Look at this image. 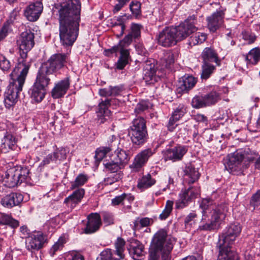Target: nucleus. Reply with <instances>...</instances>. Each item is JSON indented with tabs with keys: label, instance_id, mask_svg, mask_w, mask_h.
<instances>
[{
	"label": "nucleus",
	"instance_id": "393cba45",
	"mask_svg": "<svg viewBox=\"0 0 260 260\" xmlns=\"http://www.w3.org/2000/svg\"><path fill=\"white\" fill-rule=\"evenodd\" d=\"M4 182L5 185L9 188L14 187L21 183L14 167L7 170Z\"/></svg>",
	"mask_w": 260,
	"mask_h": 260
},
{
	"label": "nucleus",
	"instance_id": "c9c22d12",
	"mask_svg": "<svg viewBox=\"0 0 260 260\" xmlns=\"http://www.w3.org/2000/svg\"><path fill=\"white\" fill-rule=\"evenodd\" d=\"M155 182L156 180L152 178L150 174H148L142 177L138 184V187L146 189L152 186Z\"/></svg>",
	"mask_w": 260,
	"mask_h": 260
},
{
	"label": "nucleus",
	"instance_id": "6ab92c4d",
	"mask_svg": "<svg viewBox=\"0 0 260 260\" xmlns=\"http://www.w3.org/2000/svg\"><path fill=\"white\" fill-rule=\"evenodd\" d=\"M23 200L22 194L18 192H11L3 197L1 204L6 208L11 209L13 207L18 206Z\"/></svg>",
	"mask_w": 260,
	"mask_h": 260
},
{
	"label": "nucleus",
	"instance_id": "e2e57ef3",
	"mask_svg": "<svg viewBox=\"0 0 260 260\" xmlns=\"http://www.w3.org/2000/svg\"><path fill=\"white\" fill-rule=\"evenodd\" d=\"M145 79H149L150 80H151L152 77L155 75V70L154 69H153L151 66H150L149 67H146L145 69Z\"/></svg>",
	"mask_w": 260,
	"mask_h": 260
},
{
	"label": "nucleus",
	"instance_id": "c85d7f7f",
	"mask_svg": "<svg viewBox=\"0 0 260 260\" xmlns=\"http://www.w3.org/2000/svg\"><path fill=\"white\" fill-rule=\"evenodd\" d=\"M248 63L256 65L260 60V48L255 47L251 49L245 56Z\"/></svg>",
	"mask_w": 260,
	"mask_h": 260
},
{
	"label": "nucleus",
	"instance_id": "58836bf2",
	"mask_svg": "<svg viewBox=\"0 0 260 260\" xmlns=\"http://www.w3.org/2000/svg\"><path fill=\"white\" fill-rule=\"evenodd\" d=\"M143 26L139 24L133 23L131 24L129 32L126 35L132 40L139 39L141 37V29Z\"/></svg>",
	"mask_w": 260,
	"mask_h": 260
},
{
	"label": "nucleus",
	"instance_id": "1a4fd4ad",
	"mask_svg": "<svg viewBox=\"0 0 260 260\" xmlns=\"http://www.w3.org/2000/svg\"><path fill=\"white\" fill-rule=\"evenodd\" d=\"M169 239L173 240V246L175 243L173 238L168 236L165 229H160L153 236L149 248V260H159L160 252L165 251V245Z\"/></svg>",
	"mask_w": 260,
	"mask_h": 260
},
{
	"label": "nucleus",
	"instance_id": "5701e85b",
	"mask_svg": "<svg viewBox=\"0 0 260 260\" xmlns=\"http://www.w3.org/2000/svg\"><path fill=\"white\" fill-rule=\"evenodd\" d=\"M110 156L123 168L128 163L131 156L128 151L118 147Z\"/></svg>",
	"mask_w": 260,
	"mask_h": 260
},
{
	"label": "nucleus",
	"instance_id": "37998d69",
	"mask_svg": "<svg viewBox=\"0 0 260 260\" xmlns=\"http://www.w3.org/2000/svg\"><path fill=\"white\" fill-rule=\"evenodd\" d=\"M101 260H120L123 259L122 258H119V256H116V254L110 248H107L101 252L100 254Z\"/></svg>",
	"mask_w": 260,
	"mask_h": 260
},
{
	"label": "nucleus",
	"instance_id": "f704fd0d",
	"mask_svg": "<svg viewBox=\"0 0 260 260\" xmlns=\"http://www.w3.org/2000/svg\"><path fill=\"white\" fill-rule=\"evenodd\" d=\"M125 242L123 239L121 237H118L114 243L115 250L114 251L116 254V256H119V258L125 257L124 252L125 251Z\"/></svg>",
	"mask_w": 260,
	"mask_h": 260
},
{
	"label": "nucleus",
	"instance_id": "20e7f679",
	"mask_svg": "<svg viewBox=\"0 0 260 260\" xmlns=\"http://www.w3.org/2000/svg\"><path fill=\"white\" fill-rule=\"evenodd\" d=\"M184 182L189 185L187 188L182 189L179 194V199L176 201V209H183L188 206L192 200L195 199L200 193V187L192 184L196 183L200 177L197 169L191 164H188L183 169Z\"/></svg>",
	"mask_w": 260,
	"mask_h": 260
},
{
	"label": "nucleus",
	"instance_id": "423d86ee",
	"mask_svg": "<svg viewBox=\"0 0 260 260\" xmlns=\"http://www.w3.org/2000/svg\"><path fill=\"white\" fill-rule=\"evenodd\" d=\"M186 30H188L187 28L182 25L175 27L167 26L157 36L158 44L167 48L174 46L187 37Z\"/></svg>",
	"mask_w": 260,
	"mask_h": 260
},
{
	"label": "nucleus",
	"instance_id": "69168bd1",
	"mask_svg": "<svg viewBox=\"0 0 260 260\" xmlns=\"http://www.w3.org/2000/svg\"><path fill=\"white\" fill-rule=\"evenodd\" d=\"M79 202L73 197H72V194L66 198L64 199V203H65L68 206H70L73 208L76 206Z\"/></svg>",
	"mask_w": 260,
	"mask_h": 260
},
{
	"label": "nucleus",
	"instance_id": "c756f323",
	"mask_svg": "<svg viewBox=\"0 0 260 260\" xmlns=\"http://www.w3.org/2000/svg\"><path fill=\"white\" fill-rule=\"evenodd\" d=\"M0 225H7L15 229L19 226V222L14 219L11 215L0 213Z\"/></svg>",
	"mask_w": 260,
	"mask_h": 260
},
{
	"label": "nucleus",
	"instance_id": "4be33fe9",
	"mask_svg": "<svg viewBox=\"0 0 260 260\" xmlns=\"http://www.w3.org/2000/svg\"><path fill=\"white\" fill-rule=\"evenodd\" d=\"M197 82V78L192 76L185 75L179 81L177 91L179 93H186L192 89Z\"/></svg>",
	"mask_w": 260,
	"mask_h": 260
},
{
	"label": "nucleus",
	"instance_id": "2eb2a0df",
	"mask_svg": "<svg viewBox=\"0 0 260 260\" xmlns=\"http://www.w3.org/2000/svg\"><path fill=\"white\" fill-rule=\"evenodd\" d=\"M43 9L42 3L36 2L26 7L24 11V15L28 21L34 22L39 19Z\"/></svg>",
	"mask_w": 260,
	"mask_h": 260
},
{
	"label": "nucleus",
	"instance_id": "b1692460",
	"mask_svg": "<svg viewBox=\"0 0 260 260\" xmlns=\"http://www.w3.org/2000/svg\"><path fill=\"white\" fill-rule=\"evenodd\" d=\"M134 197L132 194L123 193L113 199L111 204L114 206L122 205L127 209H129L131 208V205L134 201Z\"/></svg>",
	"mask_w": 260,
	"mask_h": 260
},
{
	"label": "nucleus",
	"instance_id": "a18cd8bd",
	"mask_svg": "<svg viewBox=\"0 0 260 260\" xmlns=\"http://www.w3.org/2000/svg\"><path fill=\"white\" fill-rule=\"evenodd\" d=\"M69 153V148L64 147H56L53 153L54 158L60 161L63 160L67 158V154Z\"/></svg>",
	"mask_w": 260,
	"mask_h": 260
},
{
	"label": "nucleus",
	"instance_id": "f8f14e48",
	"mask_svg": "<svg viewBox=\"0 0 260 260\" xmlns=\"http://www.w3.org/2000/svg\"><path fill=\"white\" fill-rule=\"evenodd\" d=\"M47 243L46 236L41 232H38L28 236L25 241L26 249L31 253L43 248Z\"/></svg>",
	"mask_w": 260,
	"mask_h": 260
},
{
	"label": "nucleus",
	"instance_id": "de8ad7c7",
	"mask_svg": "<svg viewBox=\"0 0 260 260\" xmlns=\"http://www.w3.org/2000/svg\"><path fill=\"white\" fill-rule=\"evenodd\" d=\"M113 28L114 31H119V32L116 35L117 37L120 38L122 36L125 29V25L122 20V16H119L117 18V21L115 22Z\"/></svg>",
	"mask_w": 260,
	"mask_h": 260
},
{
	"label": "nucleus",
	"instance_id": "7c9ffc66",
	"mask_svg": "<svg viewBox=\"0 0 260 260\" xmlns=\"http://www.w3.org/2000/svg\"><path fill=\"white\" fill-rule=\"evenodd\" d=\"M196 16L192 15L189 16L183 22L180 23L179 25H184L187 28V37L189 36L191 34L197 31L198 28L194 25V21L196 19Z\"/></svg>",
	"mask_w": 260,
	"mask_h": 260
},
{
	"label": "nucleus",
	"instance_id": "774afa93",
	"mask_svg": "<svg viewBox=\"0 0 260 260\" xmlns=\"http://www.w3.org/2000/svg\"><path fill=\"white\" fill-rule=\"evenodd\" d=\"M178 121V120H176L172 116L170 118L168 123L167 124V127L169 131L173 132L176 126H177V124H175V123Z\"/></svg>",
	"mask_w": 260,
	"mask_h": 260
},
{
	"label": "nucleus",
	"instance_id": "09e8293b",
	"mask_svg": "<svg viewBox=\"0 0 260 260\" xmlns=\"http://www.w3.org/2000/svg\"><path fill=\"white\" fill-rule=\"evenodd\" d=\"M162 60L165 62V67L169 68L175 62V55L172 50H168L165 53Z\"/></svg>",
	"mask_w": 260,
	"mask_h": 260
},
{
	"label": "nucleus",
	"instance_id": "473e14b6",
	"mask_svg": "<svg viewBox=\"0 0 260 260\" xmlns=\"http://www.w3.org/2000/svg\"><path fill=\"white\" fill-rule=\"evenodd\" d=\"M131 60L130 54L127 52H121L120 56L115 63V66L116 69L122 70L124 69L125 66L129 63V61Z\"/></svg>",
	"mask_w": 260,
	"mask_h": 260
},
{
	"label": "nucleus",
	"instance_id": "ea45409f",
	"mask_svg": "<svg viewBox=\"0 0 260 260\" xmlns=\"http://www.w3.org/2000/svg\"><path fill=\"white\" fill-rule=\"evenodd\" d=\"M88 176L84 173L79 174L75 178V180L72 182L71 189H74L79 186L84 185L88 180Z\"/></svg>",
	"mask_w": 260,
	"mask_h": 260
},
{
	"label": "nucleus",
	"instance_id": "6e6552de",
	"mask_svg": "<svg viewBox=\"0 0 260 260\" xmlns=\"http://www.w3.org/2000/svg\"><path fill=\"white\" fill-rule=\"evenodd\" d=\"M128 136L133 145H143L148 139L146 120L142 117L134 119L128 129Z\"/></svg>",
	"mask_w": 260,
	"mask_h": 260
},
{
	"label": "nucleus",
	"instance_id": "a19ab883",
	"mask_svg": "<svg viewBox=\"0 0 260 260\" xmlns=\"http://www.w3.org/2000/svg\"><path fill=\"white\" fill-rule=\"evenodd\" d=\"M14 168L21 183L30 179L29 176L30 172L27 167H16Z\"/></svg>",
	"mask_w": 260,
	"mask_h": 260
},
{
	"label": "nucleus",
	"instance_id": "0e129e2a",
	"mask_svg": "<svg viewBox=\"0 0 260 260\" xmlns=\"http://www.w3.org/2000/svg\"><path fill=\"white\" fill-rule=\"evenodd\" d=\"M242 35L243 39L248 41V44L254 43L256 40V37L253 34L248 32H243Z\"/></svg>",
	"mask_w": 260,
	"mask_h": 260
},
{
	"label": "nucleus",
	"instance_id": "4c0bfd02",
	"mask_svg": "<svg viewBox=\"0 0 260 260\" xmlns=\"http://www.w3.org/2000/svg\"><path fill=\"white\" fill-rule=\"evenodd\" d=\"M204 95L207 107L214 105L220 100V94L215 91H212Z\"/></svg>",
	"mask_w": 260,
	"mask_h": 260
},
{
	"label": "nucleus",
	"instance_id": "8fccbe9b",
	"mask_svg": "<svg viewBox=\"0 0 260 260\" xmlns=\"http://www.w3.org/2000/svg\"><path fill=\"white\" fill-rule=\"evenodd\" d=\"M173 240L169 239L165 245V251H161V260H170V253L173 249Z\"/></svg>",
	"mask_w": 260,
	"mask_h": 260
},
{
	"label": "nucleus",
	"instance_id": "412c9836",
	"mask_svg": "<svg viewBox=\"0 0 260 260\" xmlns=\"http://www.w3.org/2000/svg\"><path fill=\"white\" fill-rule=\"evenodd\" d=\"M128 250L129 253L135 260H139L144 255V246L139 241L136 239L129 240Z\"/></svg>",
	"mask_w": 260,
	"mask_h": 260
},
{
	"label": "nucleus",
	"instance_id": "49530a36",
	"mask_svg": "<svg viewBox=\"0 0 260 260\" xmlns=\"http://www.w3.org/2000/svg\"><path fill=\"white\" fill-rule=\"evenodd\" d=\"M173 201L168 200L166 202L165 208L159 216V218L160 220H165L170 216L173 210Z\"/></svg>",
	"mask_w": 260,
	"mask_h": 260
},
{
	"label": "nucleus",
	"instance_id": "5fc2aeb1",
	"mask_svg": "<svg viewBox=\"0 0 260 260\" xmlns=\"http://www.w3.org/2000/svg\"><path fill=\"white\" fill-rule=\"evenodd\" d=\"M186 113V109L183 105H179L172 114V117L176 120H179Z\"/></svg>",
	"mask_w": 260,
	"mask_h": 260
},
{
	"label": "nucleus",
	"instance_id": "79ce46f5",
	"mask_svg": "<svg viewBox=\"0 0 260 260\" xmlns=\"http://www.w3.org/2000/svg\"><path fill=\"white\" fill-rule=\"evenodd\" d=\"M132 41L133 40L126 35L122 40H120L116 45L119 53L124 52L130 54V49H127V47L132 43Z\"/></svg>",
	"mask_w": 260,
	"mask_h": 260
},
{
	"label": "nucleus",
	"instance_id": "cd10ccee",
	"mask_svg": "<svg viewBox=\"0 0 260 260\" xmlns=\"http://www.w3.org/2000/svg\"><path fill=\"white\" fill-rule=\"evenodd\" d=\"M105 169L106 172L113 174L121 172L120 170L124 168L118 162L109 156V159L105 160L103 162Z\"/></svg>",
	"mask_w": 260,
	"mask_h": 260
},
{
	"label": "nucleus",
	"instance_id": "6e6d98bb",
	"mask_svg": "<svg viewBox=\"0 0 260 260\" xmlns=\"http://www.w3.org/2000/svg\"><path fill=\"white\" fill-rule=\"evenodd\" d=\"M4 143L9 147L14 146L17 142L16 138L12 134L7 132L4 138Z\"/></svg>",
	"mask_w": 260,
	"mask_h": 260
},
{
	"label": "nucleus",
	"instance_id": "0eeeda50",
	"mask_svg": "<svg viewBox=\"0 0 260 260\" xmlns=\"http://www.w3.org/2000/svg\"><path fill=\"white\" fill-rule=\"evenodd\" d=\"M68 59L67 54H54L41 64L37 74L51 81L50 76L63 69L66 66Z\"/></svg>",
	"mask_w": 260,
	"mask_h": 260
},
{
	"label": "nucleus",
	"instance_id": "13d9d810",
	"mask_svg": "<svg viewBox=\"0 0 260 260\" xmlns=\"http://www.w3.org/2000/svg\"><path fill=\"white\" fill-rule=\"evenodd\" d=\"M11 67V64L9 60H8L5 56L0 55V68L4 72L9 71Z\"/></svg>",
	"mask_w": 260,
	"mask_h": 260
},
{
	"label": "nucleus",
	"instance_id": "c03bdc74",
	"mask_svg": "<svg viewBox=\"0 0 260 260\" xmlns=\"http://www.w3.org/2000/svg\"><path fill=\"white\" fill-rule=\"evenodd\" d=\"M205 95L203 94L197 95L193 98L191 101L192 107L196 109H200L207 107Z\"/></svg>",
	"mask_w": 260,
	"mask_h": 260
},
{
	"label": "nucleus",
	"instance_id": "72a5a7b5",
	"mask_svg": "<svg viewBox=\"0 0 260 260\" xmlns=\"http://www.w3.org/2000/svg\"><path fill=\"white\" fill-rule=\"evenodd\" d=\"M216 66L211 63L203 62L202 66V73L201 78L202 79L207 80L215 70Z\"/></svg>",
	"mask_w": 260,
	"mask_h": 260
},
{
	"label": "nucleus",
	"instance_id": "a211bd4d",
	"mask_svg": "<svg viewBox=\"0 0 260 260\" xmlns=\"http://www.w3.org/2000/svg\"><path fill=\"white\" fill-rule=\"evenodd\" d=\"M112 102V100L106 99L99 103V109L97 111V122L99 124H103L109 120L111 112L108 110V108L110 106Z\"/></svg>",
	"mask_w": 260,
	"mask_h": 260
},
{
	"label": "nucleus",
	"instance_id": "bf43d9fd",
	"mask_svg": "<svg viewBox=\"0 0 260 260\" xmlns=\"http://www.w3.org/2000/svg\"><path fill=\"white\" fill-rule=\"evenodd\" d=\"M148 107L149 105L148 102L145 101H142L137 105L135 109V112L137 114H140L147 110Z\"/></svg>",
	"mask_w": 260,
	"mask_h": 260
},
{
	"label": "nucleus",
	"instance_id": "4d7b16f0",
	"mask_svg": "<svg viewBox=\"0 0 260 260\" xmlns=\"http://www.w3.org/2000/svg\"><path fill=\"white\" fill-rule=\"evenodd\" d=\"M260 205V189L258 190L256 192L252 195L250 201V206L253 207V210H254L256 207Z\"/></svg>",
	"mask_w": 260,
	"mask_h": 260
},
{
	"label": "nucleus",
	"instance_id": "e433bc0d",
	"mask_svg": "<svg viewBox=\"0 0 260 260\" xmlns=\"http://www.w3.org/2000/svg\"><path fill=\"white\" fill-rule=\"evenodd\" d=\"M198 214L193 211L188 214L184 218V223L185 229L187 231H190L191 229L197 223Z\"/></svg>",
	"mask_w": 260,
	"mask_h": 260
},
{
	"label": "nucleus",
	"instance_id": "9d476101",
	"mask_svg": "<svg viewBox=\"0 0 260 260\" xmlns=\"http://www.w3.org/2000/svg\"><path fill=\"white\" fill-rule=\"evenodd\" d=\"M51 84V81L37 73L33 85L29 89L30 98L35 103H40L45 98L46 88Z\"/></svg>",
	"mask_w": 260,
	"mask_h": 260
},
{
	"label": "nucleus",
	"instance_id": "9b49d317",
	"mask_svg": "<svg viewBox=\"0 0 260 260\" xmlns=\"http://www.w3.org/2000/svg\"><path fill=\"white\" fill-rule=\"evenodd\" d=\"M244 159V155L238 151L229 155L224 160L225 168L230 173L235 175L239 174L243 168L242 161Z\"/></svg>",
	"mask_w": 260,
	"mask_h": 260
},
{
	"label": "nucleus",
	"instance_id": "680f3d73",
	"mask_svg": "<svg viewBox=\"0 0 260 260\" xmlns=\"http://www.w3.org/2000/svg\"><path fill=\"white\" fill-rule=\"evenodd\" d=\"M85 190L83 188H79L73 192L72 194V197H73L76 201L80 203L83 198Z\"/></svg>",
	"mask_w": 260,
	"mask_h": 260
},
{
	"label": "nucleus",
	"instance_id": "7ed1b4c3",
	"mask_svg": "<svg viewBox=\"0 0 260 260\" xmlns=\"http://www.w3.org/2000/svg\"><path fill=\"white\" fill-rule=\"evenodd\" d=\"M202 218L197 231H212L217 229V224L223 221L228 216L229 207L225 202L216 204L212 199L205 198L200 204Z\"/></svg>",
	"mask_w": 260,
	"mask_h": 260
},
{
	"label": "nucleus",
	"instance_id": "f3484780",
	"mask_svg": "<svg viewBox=\"0 0 260 260\" xmlns=\"http://www.w3.org/2000/svg\"><path fill=\"white\" fill-rule=\"evenodd\" d=\"M70 86V78L67 77L55 84L51 91L53 99H59L63 97L67 92Z\"/></svg>",
	"mask_w": 260,
	"mask_h": 260
},
{
	"label": "nucleus",
	"instance_id": "aec40b11",
	"mask_svg": "<svg viewBox=\"0 0 260 260\" xmlns=\"http://www.w3.org/2000/svg\"><path fill=\"white\" fill-rule=\"evenodd\" d=\"M153 154L152 149L148 148L139 153L135 157L131 168L138 171L148 161L149 157Z\"/></svg>",
	"mask_w": 260,
	"mask_h": 260
},
{
	"label": "nucleus",
	"instance_id": "f257e3e1",
	"mask_svg": "<svg viewBox=\"0 0 260 260\" xmlns=\"http://www.w3.org/2000/svg\"><path fill=\"white\" fill-rule=\"evenodd\" d=\"M17 44L19 46L20 57L18 59L17 66L10 75V84L5 92V103L8 107L13 106L16 103L18 93L22 89L30 66L26 58L28 52L35 44L34 34L30 30L22 32L17 40Z\"/></svg>",
	"mask_w": 260,
	"mask_h": 260
},
{
	"label": "nucleus",
	"instance_id": "4468645a",
	"mask_svg": "<svg viewBox=\"0 0 260 260\" xmlns=\"http://www.w3.org/2000/svg\"><path fill=\"white\" fill-rule=\"evenodd\" d=\"M224 11L217 10L206 18L207 26L211 32H215L224 24Z\"/></svg>",
	"mask_w": 260,
	"mask_h": 260
},
{
	"label": "nucleus",
	"instance_id": "3c124183",
	"mask_svg": "<svg viewBox=\"0 0 260 260\" xmlns=\"http://www.w3.org/2000/svg\"><path fill=\"white\" fill-rule=\"evenodd\" d=\"M64 243V239L61 237L59 238L57 241L54 243L49 251V253L51 256H53L56 252L61 250Z\"/></svg>",
	"mask_w": 260,
	"mask_h": 260
},
{
	"label": "nucleus",
	"instance_id": "dca6fc26",
	"mask_svg": "<svg viewBox=\"0 0 260 260\" xmlns=\"http://www.w3.org/2000/svg\"><path fill=\"white\" fill-rule=\"evenodd\" d=\"M87 221L84 230L85 234H92L100 229L102 223L99 213H91L87 216Z\"/></svg>",
	"mask_w": 260,
	"mask_h": 260
},
{
	"label": "nucleus",
	"instance_id": "864d4df0",
	"mask_svg": "<svg viewBox=\"0 0 260 260\" xmlns=\"http://www.w3.org/2000/svg\"><path fill=\"white\" fill-rule=\"evenodd\" d=\"M122 176L123 174L122 172L113 174L107 178H105L104 180V182L106 185H111L113 183L120 180L122 178Z\"/></svg>",
	"mask_w": 260,
	"mask_h": 260
},
{
	"label": "nucleus",
	"instance_id": "bb28decb",
	"mask_svg": "<svg viewBox=\"0 0 260 260\" xmlns=\"http://www.w3.org/2000/svg\"><path fill=\"white\" fill-rule=\"evenodd\" d=\"M116 145L113 141L108 143L106 146H101L95 151V158L98 161H101L106 155L110 153L114 150Z\"/></svg>",
	"mask_w": 260,
	"mask_h": 260
},
{
	"label": "nucleus",
	"instance_id": "ddd939ff",
	"mask_svg": "<svg viewBox=\"0 0 260 260\" xmlns=\"http://www.w3.org/2000/svg\"><path fill=\"white\" fill-rule=\"evenodd\" d=\"M188 151V147L185 145L177 144L166 150L164 153L165 160H171L173 162L180 161Z\"/></svg>",
	"mask_w": 260,
	"mask_h": 260
},
{
	"label": "nucleus",
	"instance_id": "052dcab7",
	"mask_svg": "<svg viewBox=\"0 0 260 260\" xmlns=\"http://www.w3.org/2000/svg\"><path fill=\"white\" fill-rule=\"evenodd\" d=\"M103 219L106 225H110L114 223L113 215L109 212H104L103 213Z\"/></svg>",
	"mask_w": 260,
	"mask_h": 260
},
{
	"label": "nucleus",
	"instance_id": "603ef678",
	"mask_svg": "<svg viewBox=\"0 0 260 260\" xmlns=\"http://www.w3.org/2000/svg\"><path fill=\"white\" fill-rule=\"evenodd\" d=\"M141 4L138 1H132L129 5V9L132 14L137 17L141 14Z\"/></svg>",
	"mask_w": 260,
	"mask_h": 260
},
{
	"label": "nucleus",
	"instance_id": "a878e982",
	"mask_svg": "<svg viewBox=\"0 0 260 260\" xmlns=\"http://www.w3.org/2000/svg\"><path fill=\"white\" fill-rule=\"evenodd\" d=\"M202 57L204 62L212 63L215 62L216 66H219L220 60L219 59L217 53L211 47L205 48L202 53Z\"/></svg>",
	"mask_w": 260,
	"mask_h": 260
},
{
	"label": "nucleus",
	"instance_id": "f03ea898",
	"mask_svg": "<svg viewBox=\"0 0 260 260\" xmlns=\"http://www.w3.org/2000/svg\"><path fill=\"white\" fill-rule=\"evenodd\" d=\"M59 32L61 44L72 46L79 34L81 3L79 0H68L57 5Z\"/></svg>",
	"mask_w": 260,
	"mask_h": 260
},
{
	"label": "nucleus",
	"instance_id": "39448f33",
	"mask_svg": "<svg viewBox=\"0 0 260 260\" xmlns=\"http://www.w3.org/2000/svg\"><path fill=\"white\" fill-rule=\"evenodd\" d=\"M241 232L239 223H232L227 228L221 237H219L216 248L218 250V260H239L237 253L231 249V245Z\"/></svg>",
	"mask_w": 260,
	"mask_h": 260
},
{
	"label": "nucleus",
	"instance_id": "338daca9",
	"mask_svg": "<svg viewBox=\"0 0 260 260\" xmlns=\"http://www.w3.org/2000/svg\"><path fill=\"white\" fill-rule=\"evenodd\" d=\"M66 260H84V257L79 253H73L67 256Z\"/></svg>",
	"mask_w": 260,
	"mask_h": 260
},
{
	"label": "nucleus",
	"instance_id": "2f4dec72",
	"mask_svg": "<svg viewBox=\"0 0 260 260\" xmlns=\"http://www.w3.org/2000/svg\"><path fill=\"white\" fill-rule=\"evenodd\" d=\"M192 34L188 41L190 46L202 44L207 39V35L204 32L195 31Z\"/></svg>",
	"mask_w": 260,
	"mask_h": 260
}]
</instances>
